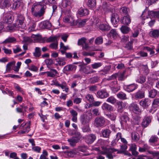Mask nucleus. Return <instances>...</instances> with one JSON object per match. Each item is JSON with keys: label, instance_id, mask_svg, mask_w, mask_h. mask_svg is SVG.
I'll list each match as a JSON object with an SVG mask.
<instances>
[{"label": "nucleus", "instance_id": "1", "mask_svg": "<svg viewBox=\"0 0 159 159\" xmlns=\"http://www.w3.org/2000/svg\"><path fill=\"white\" fill-rule=\"evenodd\" d=\"M41 2L33 4L31 8L32 15L35 17H40L43 16L45 12L47 7L46 4H51L49 0H43Z\"/></svg>", "mask_w": 159, "mask_h": 159}, {"label": "nucleus", "instance_id": "2", "mask_svg": "<svg viewBox=\"0 0 159 159\" xmlns=\"http://www.w3.org/2000/svg\"><path fill=\"white\" fill-rule=\"evenodd\" d=\"M102 150L100 152V153L103 155H106V157L109 159H112L115 156L112 154V153L117 152V153H121L126 150L127 146L126 144H123L121 146L120 148L122 150L119 151L113 148H108L106 146H101Z\"/></svg>", "mask_w": 159, "mask_h": 159}, {"label": "nucleus", "instance_id": "3", "mask_svg": "<svg viewBox=\"0 0 159 159\" xmlns=\"http://www.w3.org/2000/svg\"><path fill=\"white\" fill-rule=\"evenodd\" d=\"M105 124V119L102 116H98L96 117L94 120V125L97 127H103Z\"/></svg>", "mask_w": 159, "mask_h": 159}, {"label": "nucleus", "instance_id": "4", "mask_svg": "<svg viewBox=\"0 0 159 159\" xmlns=\"http://www.w3.org/2000/svg\"><path fill=\"white\" fill-rule=\"evenodd\" d=\"M25 18L24 16L21 14H19L17 16L16 22V28L24 29L25 27V24L24 23Z\"/></svg>", "mask_w": 159, "mask_h": 159}, {"label": "nucleus", "instance_id": "5", "mask_svg": "<svg viewBox=\"0 0 159 159\" xmlns=\"http://www.w3.org/2000/svg\"><path fill=\"white\" fill-rule=\"evenodd\" d=\"M120 121L122 125L125 127L127 126L130 122L128 113L124 112L122 114L120 117Z\"/></svg>", "mask_w": 159, "mask_h": 159}, {"label": "nucleus", "instance_id": "6", "mask_svg": "<svg viewBox=\"0 0 159 159\" xmlns=\"http://www.w3.org/2000/svg\"><path fill=\"white\" fill-rule=\"evenodd\" d=\"M53 84L56 86L60 87L63 89V91H65L66 93H68L69 91V87L66 83L65 81H63L61 84H60L56 80L53 82Z\"/></svg>", "mask_w": 159, "mask_h": 159}, {"label": "nucleus", "instance_id": "7", "mask_svg": "<svg viewBox=\"0 0 159 159\" xmlns=\"http://www.w3.org/2000/svg\"><path fill=\"white\" fill-rule=\"evenodd\" d=\"M77 68V66L74 64L68 65L65 66L63 70L64 73L68 74L70 72L75 71Z\"/></svg>", "mask_w": 159, "mask_h": 159}, {"label": "nucleus", "instance_id": "8", "mask_svg": "<svg viewBox=\"0 0 159 159\" xmlns=\"http://www.w3.org/2000/svg\"><path fill=\"white\" fill-rule=\"evenodd\" d=\"M129 109L136 114H139L141 112V110L137 104L134 103L130 104L129 107Z\"/></svg>", "mask_w": 159, "mask_h": 159}, {"label": "nucleus", "instance_id": "9", "mask_svg": "<svg viewBox=\"0 0 159 159\" xmlns=\"http://www.w3.org/2000/svg\"><path fill=\"white\" fill-rule=\"evenodd\" d=\"M79 136L77 137H73L67 140L70 146L74 147L75 146L76 144L78 142L80 139V134L79 133Z\"/></svg>", "mask_w": 159, "mask_h": 159}, {"label": "nucleus", "instance_id": "10", "mask_svg": "<svg viewBox=\"0 0 159 159\" xmlns=\"http://www.w3.org/2000/svg\"><path fill=\"white\" fill-rule=\"evenodd\" d=\"M3 19L5 22L10 24L12 21L11 15L9 13H4L3 14Z\"/></svg>", "mask_w": 159, "mask_h": 159}, {"label": "nucleus", "instance_id": "11", "mask_svg": "<svg viewBox=\"0 0 159 159\" xmlns=\"http://www.w3.org/2000/svg\"><path fill=\"white\" fill-rule=\"evenodd\" d=\"M138 85L135 84H133L128 85H125L124 89L128 92H131L137 89Z\"/></svg>", "mask_w": 159, "mask_h": 159}, {"label": "nucleus", "instance_id": "12", "mask_svg": "<svg viewBox=\"0 0 159 159\" xmlns=\"http://www.w3.org/2000/svg\"><path fill=\"white\" fill-rule=\"evenodd\" d=\"M110 86L112 92L116 93L120 90V87L118 84L117 82L115 81L111 82L110 84Z\"/></svg>", "mask_w": 159, "mask_h": 159}, {"label": "nucleus", "instance_id": "13", "mask_svg": "<svg viewBox=\"0 0 159 159\" xmlns=\"http://www.w3.org/2000/svg\"><path fill=\"white\" fill-rule=\"evenodd\" d=\"M109 96V94L105 90H99L97 93V97L100 98H106Z\"/></svg>", "mask_w": 159, "mask_h": 159}, {"label": "nucleus", "instance_id": "14", "mask_svg": "<svg viewBox=\"0 0 159 159\" xmlns=\"http://www.w3.org/2000/svg\"><path fill=\"white\" fill-rule=\"evenodd\" d=\"M96 138L95 135L91 134L85 137V141L87 143L91 144L95 140Z\"/></svg>", "mask_w": 159, "mask_h": 159}, {"label": "nucleus", "instance_id": "15", "mask_svg": "<svg viewBox=\"0 0 159 159\" xmlns=\"http://www.w3.org/2000/svg\"><path fill=\"white\" fill-rule=\"evenodd\" d=\"M90 118L86 114H82L80 116V121L83 125L89 124Z\"/></svg>", "mask_w": 159, "mask_h": 159}, {"label": "nucleus", "instance_id": "16", "mask_svg": "<svg viewBox=\"0 0 159 159\" xmlns=\"http://www.w3.org/2000/svg\"><path fill=\"white\" fill-rule=\"evenodd\" d=\"M11 0H0V8L4 9L9 7L11 5Z\"/></svg>", "mask_w": 159, "mask_h": 159}, {"label": "nucleus", "instance_id": "17", "mask_svg": "<svg viewBox=\"0 0 159 159\" xmlns=\"http://www.w3.org/2000/svg\"><path fill=\"white\" fill-rule=\"evenodd\" d=\"M44 73L47 74V76L54 77L57 75H59V73L55 69L51 68L49 71H48L44 72Z\"/></svg>", "mask_w": 159, "mask_h": 159}, {"label": "nucleus", "instance_id": "18", "mask_svg": "<svg viewBox=\"0 0 159 159\" xmlns=\"http://www.w3.org/2000/svg\"><path fill=\"white\" fill-rule=\"evenodd\" d=\"M134 97L137 99H140L145 97V92L142 89L139 90L134 94Z\"/></svg>", "mask_w": 159, "mask_h": 159}, {"label": "nucleus", "instance_id": "19", "mask_svg": "<svg viewBox=\"0 0 159 159\" xmlns=\"http://www.w3.org/2000/svg\"><path fill=\"white\" fill-rule=\"evenodd\" d=\"M111 21L114 25H116L119 21V17L117 14L113 13L112 14Z\"/></svg>", "mask_w": 159, "mask_h": 159}, {"label": "nucleus", "instance_id": "20", "mask_svg": "<svg viewBox=\"0 0 159 159\" xmlns=\"http://www.w3.org/2000/svg\"><path fill=\"white\" fill-rule=\"evenodd\" d=\"M99 29L102 31H106L110 29V27L107 24H100L98 27Z\"/></svg>", "mask_w": 159, "mask_h": 159}, {"label": "nucleus", "instance_id": "21", "mask_svg": "<svg viewBox=\"0 0 159 159\" xmlns=\"http://www.w3.org/2000/svg\"><path fill=\"white\" fill-rule=\"evenodd\" d=\"M139 104L143 108H145L148 107L150 105V102L148 99L145 98L140 101Z\"/></svg>", "mask_w": 159, "mask_h": 159}, {"label": "nucleus", "instance_id": "22", "mask_svg": "<svg viewBox=\"0 0 159 159\" xmlns=\"http://www.w3.org/2000/svg\"><path fill=\"white\" fill-rule=\"evenodd\" d=\"M137 146L135 144H132L130 145L129 150L131 152L132 154L134 156H137L139 153L136 151Z\"/></svg>", "mask_w": 159, "mask_h": 159}, {"label": "nucleus", "instance_id": "23", "mask_svg": "<svg viewBox=\"0 0 159 159\" xmlns=\"http://www.w3.org/2000/svg\"><path fill=\"white\" fill-rule=\"evenodd\" d=\"M121 21L123 24L127 25H129L131 22L130 17L129 15L123 17Z\"/></svg>", "mask_w": 159, "mask_h": 159}, {"label": "nucleus", "instance_id": "24", "mask_svg": "<svg viewBox=\"0 0 159 159\" xmlns=\"http://www.w3.org/2000/svg\"><path fill=\"white\" fill-rule=\"evenodd\" d=\"M107 37H110L114 39H116L118 34L116 30L115 29H112L110 32L107 34Z\"/></svg>", "mask_w": 159, "mask_h": 159}, {"label": "nucleus", "instance_id": "25", "mask_svg": "<svg viewBox=\"0 0 159 159\" xmlns=\"http://www.w3.org/2000/svg\"><path fill=\"white\" fill-rule=\"evenodd\" d=\"M151 122V117L150 116L146 117L143 119L142 125L143 127H146L148 126Z\"/></svg>", "mask_w": 159, "mask_h": 159}, {"label": "nucleus", "instance_id": "26", "mask_svg": "<svg viewBox=\"0 0 159 159\" xmlns=\"http://www.w3.org/2000/svg\"><path fill=\"white\" fill-rule=\"evenodd\" d=\"M110 69V66H106L103 69L99 71V74L101 75H105L108 73Z\"/></svg>", "mask_w": 159, "mask_h": 159}, {"label": "nucleus", "instance_id": "27", "mask_svg": "<svg viewBox=\"0 0 159 159\" xmlns=\"http://www.w3.org/2000/svg\"><path fill=\"white\" fill-rule=\"evenodd\" d=\"M30 130V126L29 123L27 124L26 126L24 128L23 130L19 131L18 134H20L27 133Z\"/></svg>", "mask_w": 159, "mask_h": 159}, {"label": "nucleus", "instance_id": "28", "mask_svg": "<svg viewBox=\"0 0 159 159\" xmlns=\"http://www.w3.org/2000/svg\"><path fill=\"white\" fill-rule=\"evenodd\" d=\"M63 21L65 22L68 23L73 24H74V20L73 17L70 16H66L64 19Z\"/></svg>", "mask_w": 159, "mask_h": 159}, {"label": "nucleus", "instance_id": "29", "mask_svg": "<svg viewBox=\"0 0 159 159\" xmlns=\"http://www.w3.org/2000/svg\"><path fill=\"white\" fill-rule=\"evenodd\" d=\"M89 13L87 9L85 8H80L78 11V14L81 16L87 15Z\"/></svg>", "mask_w": 159, "mask_h": 159}, {"label": "nucleus", "instance_id": "30", "mask_svg": "<svg viewBox=\"0 0 159 159\" xmlns=\"http://www.w3.org/2000/svg\"><path fill=\"white\" fill-rule=\"evenodd\" d=\"M132 140L134 142H137L139 140V135L138 133L134 131L131 134Z\"/></svg>", "mask_w": 159, "mask_h": 159}, {"label": "nucleus", "instance_id": "31", "mask_svg": "<svg viewBox=\"0 0 159 159\" xmlns=\"http://www.w3.org/2000/svg\"><path fill=\"white\" fill-rule=\"evenodd\" d=\"M40 25H42V28L43 29H48L51 27V24L48 21H44L40 23Z\"/></svg>", "mask_w": 159, "mask_h": 159}, {"label": "nucleus", "instance_id": "32", "mask_svg": "<svg viewBox=\"0 0 159 159\" xmlns=\"http://www.w3.org/2000/svg\"><path fill=\"white\" fill-rule=\"evenodd\" d=\"M118 106V112H121L122 109L125 106V103L121 102H118L117 103Z\"/></svg>", "mask_w": 159, "mask_h": 159}, {"label": "nucleus", "instance_id": "33", "mask_svg": "<svg viewBox=\"0 0 159 159\" xmlns=\"http://www.w3.org/2000/svg\"><path fill=\"white\" fill-rule=\"evenodd\" d=\"M16 39L14 37H10L3 41L2 43L6 44L10 43H14L16 42Z\"/></svg>", "mask_w": 159, "mask_h": 159}, {"label": "nucleus", "instance_id": "34", "mask_svg": "<svg viewBox=\"0 0 159 159\" xmlns=\"http://www.w3.org/2000/svg\"><path fill=\"white\" fill-rule=\"evenodd\" d=\"M102 108L103 110L106 111H111L112 110V107L106 102L103 103L102 106Z\"/></svg>", "mask_w": 159, "mask_h": 159}, {"label": "nucleus", "instance_id": "35", "mask_svg": "<svg viewBox=\"0 0 159 159\" xmlns=\"http://www.w3.org/2000/svg\"><path fill=\"white\" fill-rule=\"evenodd\" d=\"M56 65L59 66H63L65 65L66 63L64 59L58 58L56 59Z\"/></svg>", "mask_w": 159, "mask_h": 159}, {"label": "nucleus", "instance_id": "36", "mask_svg": "<svg viewBox=\"0 0 159 159\" xmlns=\"http://www.w3.org/2000/svg\"><path fill=\"white\" fill-rule=\"evenodd\" d=\"M111 133V130L108 129H105L102 130V135L104 137H109Z\"/></svg>", "mask_w": 159, "mask_h": 159}, {"label": "nucleus", "instance_id": "37", "mask_svg": "<svg viewBox=\"0 0 159 159\" xmlns=\"http://www.w3.org/2000/svg\"><path fill=\"white\" fill-rule=\"evenodd\" d=\"M150 147L147 144H144L142 147H139V151L140 152H144L148 151Z\"/></svg>", "mask_w": 159, "mask_h": 159}, {"label": "nucleus", "instance_id": "38", "mask_svg": "<svg viewBox=\"0 0 159 159\" xmlns=\"http://www.w3.org/2000/svg\"><path fill=\"white\" fill-rule=\"evenodd\" d=\"M87 5L90 8H93L96 6V0H88Z\"/></svg>", "mask_w": 159, "mask_h": 159}, {"label": "nucleus", "instance_id": "39", "mask_svg": "<svg viewBox=\"0 0 159 159\" xmlns=\"http://www.w3.org/2000/svg\"><path fill=\"white\" fill-rule=\"evenodd\" d=\"M151 36L155 39L159 38V30H156L152 31L151 32Z\"/></svg>", "mask_w": 159, "mask_h": 159}, {"label": "nucleus", "instance_id": "40", "mask_svg": "<svg viewBox=\"0 0 159 159\" xmlns=\"http://www.w3.org/2000/svg\"><path fill=\"white\" fill-rule=\"evenodd\" d=\"M120 30L123 33L126 34L129 31L130 29L127 26L123 25L120 28Z\"/></svg>", "mask_w": 159, "mask_h": 159}, {"label": "nucleus", "instance_id": "41", "mask_svg": "<svg viewBox=\"0 0 159 159\" xmlns=\"http://www.w3.org/2000/svg\"><path fill=\"white\" fill-rule=\"evenodd\" d=\"M117 96L119 98L122 100L127 99L126 94L122 92H120L117 94Z\"/></svg>", "mask_w": 159, "mask_h": 159}, {"label": "nucleus", "instance_id": "42", "mask_svg": "<svg viewBox=\"0 0 159 159\" xmlns=\"http://www.w3.org/2000/svg\"><path fill=\"white\" fill-rule=\"evenodd\" d=\"M157 94V91L155 89H152L149 91V97L150 98H154Z\"/></svg>", "mask_w": 159, "mask_h": 159}, {"label": "nucleus", "instance_id": "43", "mask_svg": "<svg viewBox=\"0 0 159 159\" xmlns=\"http://www.w3.org/2000/svg\"><path fill=\"white\" fill-rule=\"evenodd\" d=\"M102 64V63L100 62H94L91 65V66L93 69H96L100 67Z\"/></svg>", "mask_w": 159, "mask_h": 159}, {"label": "nucleus", "instance_id": "44", "mask_svg": "<svg viewBox=\"0 0 159 159\" xmlns=\"http://www.w3.org/2000/svg\"><path fill=\"white\" fill-rule=\"evenodd\" d=\"M150 16L154 18L159 17V11H150Z\"/></svg>", "mask_w": 159, "mask_h": 159}, {"label": "nucleus", "instance_id": "45", "mask_svg": "<svg viewBox=\"0 0 159 159\" xmlns=\"http://www.w3.org/2000/svg\"><path fill=\"white\" fill-rule=\"evenodd\" d=\"M158 140V138L155 135L152 136L149 140L150 143H154L157 142Z\"/></svg>", "mask_w": 159, "mask_h": 159}, {"label": "nucleus", "instance_id": "46", "mask_svg": "<svg viewBox=\"0 0 159 159\" xmlns=\"http://www.w3.org/2000/svg\"><path fill=\"white\" fill-rule=\"evenodd\" d=\"M103 42V38L101 36H99L97 37L95 41V43L96 44H100L102 43Z\"/></svg>", "mask_w": 159, "mask_h": 159}, {"label": "nucleus", "instance_id": "47", "mask_svg": "<svg viewBox=\"0 0 159 159\" xmlns=\"http://www.w3.org/2000/svg\"><path fill=\"white\" fill-rule=\"evenodd\" d=\"M15 63L13 62H10L7 65L6 70L7 72H9L11 70V68L15 65Z\"/></svg>", "mask_w": 159, "mask_h": 159}, {"label": "nucleus", "instance_id": "48", "mask_svg": "<svg viewBox=\"0 0 159 159\" xmlns=\"http://www.w3.org/2000/svg\"><path fill=\"white\" fill-rule=\"evenodd\" d=\"M150 11H148L147 10H145L143 12L141 16L143 19L145 20L146 18H148V16H150Z\"/></svg>", "mask_w": 159, "mask_h": 159}, {"label": "nucleus", "instance_id": "49", "mask_svg": "<svg viewBox=\"0 0 159 159\" xmlns=\"http://www.w3.org/2000/svg\"><path fill=\"white\" fill-rule=\"evenodd\" d=\"M146 80V77L145 76H140L136 80V81L138 83L143 84L145 82Z\"/></svg>", "mask_w": 159, "mask_h": 159}, {"label": "nucleus", "instance_id": "50", "mask_svg": "<svg viewBox=\"0 0 159 159\" xmlns=\"http://www.w3.org/2000/svg\"><path fill=\"white\" fill-rule=\"evenodd\" d=\"M71 0H62L61 6L63 8H66L70 3Z\"/></svg>", "mask_w": 159, "mask_h": 159}, {"label": "nucleus", "instance_id": "51", "mask_svg": "<svg viewBox=\"0 0 159 159\" xmlns=\"http://www.w3.org/2000/svg\"><path fill=\"white\" fill-rule=\"evenodd\" d=\"M106 102L114 104L116 102V99L114 97L111 96L107 99Z\"/></svg>", "mask_w": 159, "mask_h": 159}, {"label": "nucleus", "instance_id": "52", "mask_svg": "<svg viewBox=\"0 0 159 159\" xmlns=\"http://www.w3.org/2000/svg\"><path fill=\"white\" fill-rule=\"evenodd\" d=\"M48 155L47 152L45 150L43 151L42 154L40 155L39 159H48L47 158Z\"/></svg>", "mask_w": 159, "mask_h": 159}, {"label": "nucleus", "instance_id": "53", "mask_svg": "<svg viewBox=\"0 0 159 159\" xmlns=\"http://www.w3.org/2000/svg\"><path fill=\"white\" fill-rule=\"evenodd\" d=\"M99 80V77L98 76H95L90 78L89 80V81L91 83L94 84L98 82Z\"/></svg>", "mask_w": 159, "mask_h": 159}, {"label": "nucleus", "instance_id": "54", "mask_svg": "<svg viewBox=\"0 0 159 159\" xmlns=\"http://www.w3.org/2000/svg\"><path fill=\"white\" fill-rule=\"evenodd\" d=\"M86 39L84 37L78 40V44L79 45H82L83 46L86 43Z\"/></svg>", "mask_w": 159, "mask_h": 159}, {"label": "nucleus", "instance_id": "55", "mask_svg": "<svg viewBox=\"0 0 159 159\" xmlns=\"http://www.w3.org/2000/svg\"><path fill=\"white\" fill-rule=\"evenodd\" d=\"M85 98L90 102H92L94 101V98L93 96L89 94H87L85 96Z\"/></svg>", "mask_w": 159, "mask_h": 159}, {"label": "nucleus", "instance_id": "56", "mask_svg": "<svg viewBox=\"0 0 159 159\" xmlns=\"http://www.w3.org/2000/svg\"><path fill=\"white\" fill-rule=\"evenodd\" d=\"M87 149V147L84 145L80 146L78 148V150L82 152H86Z\"/></svg>", "mask_w": 159, "mask_h": 159}, {"label": "nucleus", "instance_id": "57", "mask_svg": "<svg viewBox=\"0 0 159 159\" xmlns=\"http://www.w3.org/2000/svg\"><path fill=\"white\" fill-rule=\"evenodd\" d=\"M58 44V41H55L49 45V47L52 49H56L57 48Z\"/></svg>", "mask_w": 159, "mask_h": 159}, {"label": "nucleus", "instance_id": "58", "mask_svg": "<svg viewBox=\"0 0 159 159\" xmlns=\"http://www.w3.org/2000/svg\"><path fill=\"white\" fill-rule=\"evenodd\" d=\"M57 38V36L51 37L47 39V42H55V41H58Z\"/></svg>", "mask_w": 159, "mask_h": 159}, {"label": "nucleus", "instance_id": "59", "mask_svg": "<svg viewBox=\"0 0 159 159\" xmlns=\"http://www.w3.org/2000/svg\"><path fill=\"white\" fill-rule=\"evenodd\" d=\"M125 72H123L121 73H120L117 74V76L118 77V80H124L125 77L124 76Z\"/></svg>", "mask_w": 159, "mask_h": 159}, {"label": "nucleus", "instance_id": "60", "mask_svg": "<svg viewBox=\"0 0 159 159\" xmlns=\"http://www.w3.org/2000/svg\"><path fill=\"white\" fill-rule=\"evenodd\" d=\"M28 69L34 72H37L38 70V67L33 65H32L29 67Z\"/></svg>", "mask_w": 159, "mask_h": 159}, {"label": "nucleus", "instance_id": "61", "mask_svg": "<svg viewBox=\"0 0 159 159\" xmlns=\"http://www.w3.org/2000/svg\"><path fill=\"white\" fill-rule=\"evenodd\" d=\"M85 126H84L82 128V130L84 132H89L90 131L89 127V124H86Z\"/></svg>", "mask_w": 159, "mask_h": 159}, {"label": "nucleus", "instance_id": "62", "mask_svg": "<svg viewBox=\"0 0 159 159\" xmlns=\"http://www.w3.org/2000/svg\"><path fill=\"white\" fill-rule=\"evenodd\" d=\"M106 115L108 118H110L112 120H114L116 119V116L115 115L112 113L107 114Z\"/></svg>", "mask_w": 159, "mask_h": 159}, {"label": "nucleus", "instance_id": "63", "mask_svg": "<svg viewBox=\"0 0 159 159\" xmlns=\"http://www.w3.org/2000/svg\"><path fill=\"white\" fill-rule=\"evenodd\" d=\"M41 50L40 48L37 47L35 48V52L34 53V56L36 57H39L40 55Z\"/></svg>", "mask_w": 159, "mask_h": 159}, {"label": "nucleus", "instance_id": "64", "mask_svg": "<svg viewBox=\"0 0 159 159\" xmlns=\"http://www.w3.org/2000/svg\"><path fill=\"white\" fill-rule=\"evenodd\" d=\"M149 154L152 155L154 157L159 156V152L156 151H148Z\"/></svg>", "mask_w": 159, "mask_h": 159}]
</instances>
